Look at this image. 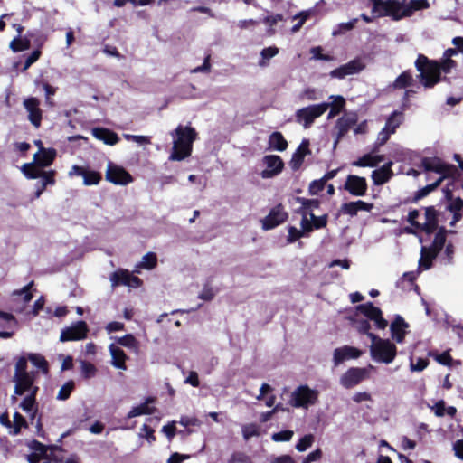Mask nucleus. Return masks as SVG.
Here are the masks:
<instances>
[{"mask_svg":"<svg viewBox=\"0 0 463 463\" xmlns=\"http://www.w3.org/2000/svg\"><path fill=\"white\" fill-rule=\"evenodd\" d=\"M174 137L173 149L169 156L171 161H181L192 153L193 143L196 139L197 133L194 128L179 125L171 133Z\"/></svg>","mask_w":463,"mask_h":463,"instance_id":"20e7f679","label":"nucleus"},{"mask_svg":"<svg viewBox=\"0 0 463 463\" xmlns=\"http://www.w3.org/2000/svg\"><path fill=\"white\" fill-rule=\"evenodd\" d=\"M179 423L181 425H183L184 427H188V426H200L202 422L196 417L182 416L180 418Z\"/></svg>","mask_w":463,"mask_h":463,"instance_id":"69168bd1","label":"nucleus"},{"mask_svg":"<svg viewBox=\"0 0 463 463\" xmlns=\"http://www.w3.org/2000/svg\"><path fill=\"white\" fill-rule=\"evenodd\" d=\"M259 435L258 427L255 424H246L242 426V436L245 440L251 437Z\"/></svg>","mask_w":463,"mask_h":463,"instance_id":"13d9d810","label":"nucleus"},{"mask_svg":"<svg viewBox=\"0 0 463 463\" xmlns=\"http://www.w3.org/2000/svg\"><path fill=\"white\" fill-rule=\"evenodd\" d=\"M443 181V177H439L433 184H428L418 192L416 196L417 199L422 198L428 195L430 192L434 191Z\"/></svg>","mask_w":463,"mask_h":463,"instance_id":"864d4df0","label":"nucleus"},{"mask_svg":"<svg viewBox=\"0 0 463 463\" xmlns=\"http://www.w3.org/2000/svg\"><path fill=\"white\" fill-rule=\"evenodd\" d=\"M214 295L215 293L213 289L208 285H205L201 293L199 294L198 298L205 301H210L213 298Z\"/></svg>","mask_w":463,"mask_h":463,"instance_id":"774afa93","label":"nucleus"},{"mask_svg":"<svg viewBox=\"0 0 463 463\" xmlns=\"http://www.w3.org/2000/svg\"><path fill=\"white\" fill-rule=\"evenodd\" d=\"M150 402H153V399L152 398H147L144 403H141L140 405L132 408L128 411V413L127 415V418L128 419H131V418H134V417H137V416H140V415L152 414L154 412L155 409L154 408H150L148 406V404Z\"/></svg>","mask_w":463,"mask_h":463,"instance_id":"473e14b6","label":"nucleus"},{"mask_svg":"<svg viewBox=\"0 0 463 463\" xmlns=\"http://www.w3.org/2000/svg\"><path fill=\"white\" fill-rule=\"evenodd\" d=\"M288 218V213L284 211L281 204L275 206L269 215L263 220L262 227L264 230H271L280 223L284 222Z\"/></svg>","mask_w":463,"mask_h":463,"instance_id":"412c9836","label":"nucleus"},{"mask_svg":"<svg viewBox=\"0 0 463 463\" xmlns=\"http://www.w3.org/2000/svg\"><path fill=\"white\" fill-rule=\"evenodd\" d=\"M318 395V391L300 385L292 392L289 404L294 408L308 409L317 402Z\"/></svg>","mask_w":463,"mask_h":463,"instance_id":"0eeeda50","label":"nucleus"},{"mask_svg":"<svg viewBox=\"0 0 463 463\" xmlns=\"http://www.w3.org/2000/svg\"><path fill=\"white\" fill-rule=\"evenodd\" d=\"M368 368L352 367L348 369L340 378V384L350 389L368 377Z\"/></svg>","mask_w":463,"mask_h":463,"instance_id":"ddd939ff","label":"nucleus"},{"mask_svg":"<svg viewBox=\"0 0 463 463\" xmlns=\"http://www.w3.org/2000/svg\"><path fill=\"white\" fill-rule=\"evenodd\" d=\"M373 12L378 16H391L398 21L404 17H410L417 10L428 9L430 3L428 0H410L406 5L393 0H372Z\"/></svg>","mask_w":463,"mask_h":463,"instance_id":"7ed1b4c3","label":"nucleus"},{"mask_svg":"<svg viewBox=\"0 0 463 463\" xmlns=\"http://www.w3.org/2000/svg\"><path fill=\"white\" fill-rule=\"evenodd\" d=\"M29 360L32 362V364L34 366L41 369L43 372V373H47L48 365H47V362L43 356L37 354H31L29 355Z\"/></svg>","mask_w":463,"mask_h":463,"instance_id":"09e8293b","label":"nucleus"},{"mask_svg":"<svg viewBox=\"0 0 463 463\" xmlns=\"http://www.w3.org/2000/svg\"><path fill=\"white\" fill-rule=\"evenodd\" d=\"M26 427L27 422L25 419L19 412H15L14 414V423L12 424V430H10V433L14 436L18 435L21 429Z\"/></svg>","mask_w":463,"mask_h":463,"instance_id":"a19ab883","label":"nucleus"},{"mask_svg":"<svg viewBox=\"0 0 463 463\" xmlns=\"http://www.w3.org/2000/svg\"><path fill=\"white\" fill-rule=\"evenodd\" d=\"M358 18H354L353 20L347 22V23H341L338 25V30L333 32V35L341 34L345 32L351 31L357 23Z\"/></svg>","mask_w":463,"mask_h":463,"instance_id":"e2e57ef3","label":"nucleus"},{"mask_svg":"<svg viewBox=\"0 0 463 463\" xmlns=\"http://www.w3.org/2000/svg\"><path fill=\"white\" fill-rule=\"evenodd\" d=\"M110 281L113 288L118 285H126L132 288H137L142 283L139 278L133 276L127 270L113 272L110 276Z\"/></svg>","mask_w":463,"mask_h":463,"instance_id":"aec40b11","label":"nucleus"},{"mask_svg":"<svg viewBox=\"0 0 463 463\" xmlns=\"http://www.w3.org/2000/svg\"><path fill=\"white\" fill-rule=\"evenodd\" d=\"M293 435L294 432L292 430H282L277 433H273L271 439L276 442L288 441L292 439Z\"/></svg>","mask_w":463,"mask_h":463,"instance_id":"bf43d9fd","label":"nucleus"},{"mask_svg":"<svg viewBox=\"0 0 463 463\" xmlns=\"http://www.w3.org/2000/svg\"><path fill=\"white\" fill-rule=\"evenodd\" d=\"M356 309L364 317L373 321L377 328L384 329L388 326V322L383 317L381 309L374 307L372 302L359 305L356 307Z\"/></svg>","mask_w":463,"mask_h":463,"instance_id":"2eb2a0df","label":"nucleus"},{"mask_svg":"<svg viewBox=\"0 0 463 463\" xmlns=\"http://www.w3.org/2000/svg\"><path fill=\"white\" fill-rule=\"evenodd\" d=\"M301 237H306L300 230L296 227L288 228V242L292 243Z\"/></svg>","mask_w":463,"mask_h":463,"instance_id":"338daca9","label":"nucleus"},{"mask_svg":"<svg viewBox=\"0 0 463 463\" xmlns=\"http://www.w3.org/2000/svg\"><path fill=\"white\" fill-rule=\"evenodd\" d=\"M55 155L56 153L54 150H45L41 148V151L33 156V164L35 163V166L40 169L46 167L53 162Z\"/></svg>","mask_w":463,"mask_h":463,"instance_id":"c756f323","label":"nucleus"},{"mask_svg":"<svg viewBox=\"0 0 463 463\" xmlns=\"http://www.w3.org/2000/svg\"><path fill=\"white\" fill-rule=\"evenodd\" d=\"M262 161L267 166V168L260 173L261 177L264 179L272 178L280 174L283 170L284 163L279 156L268 155L263 157Z\"/></svg>","mask_w":463,"mask_h":463,"instance_id":"f3484780","label":"nucleus"},{"mask_svg":"<svg viewBox=\"0 0 463 463\" xmlns=\"http://www.w3.org/2000/svg\"><path fill=\"white\" fill-rule=\"evenodd\" d=\"M409 324L400 315H397L390 325L392 338L397 343H402L407 334Z\"/></svg>","mask_w":463,"mask_h":463,"instance_id":"5701e85b","label":"nucleus"},{"mask_svg":"<svg viewBox=\"0 0 463 463\" xmlns=\"http://www.w3.org/2000/svg\"><path fill=\"white\" fill-rule=\"evenodd\" d=\"M91 133L95 138L103 141L106 145L113 146L119 141L118 136L108 128H95Z\"/></svg>","mask_w":463,"mask_h":463,"instance_id":"bb28decb","label":"nucleus"},{"mask_svg":"<svg viewBox=\"0 0 463 463\" xmlns=\"http://www.w3.org/2000/svg\"><path fill=\"white\" fill-rule=\"evenodd\" d=\"M109 353L111 355V364L115 368H118L120 370H126L127 369V366H126L127 355L124 353V351L120 347L116 345L115 344H111L109 346Z\"/></svg>","mask_w":463,"mask_h":463,"instance_id":"cd10ccee","label":"nucleus"},{"mask_svg":"<svg viewBox=\"0 0 463 463\" xmlns=\"http://www.w3.org/2000/svg\"><path fill=\"white\" fill-rule=\"evenodd\" d=\"M36 373L27 371V359L21 357L15 364V371L14 375V395L12 396V401L15 402L17 401L16 395H23L28 392L29 394L20 403L22 410L31 414V420H33L35 417L36 409L35 405V395L38 391V387L33 385Z\"/></svg>","mask_w":463,"mask_h":463,"instance_id":"f257e3e1","label":"nucleus"},{"mask_svg":"<svg viewBox=\"0 0 463 463\" xmlns=\"http://www.w3.org/2000/svg\"><path fill=\"white\" fill-rule=\"evenodd\" d=\"M344 188L354 196H364L367 191V182L364 177L349 175L346 177Z\"/></svg>","mask_w":463,"mask_h":463,"instance_id":"6ab92c4d","label":"nucleus"},{"mask_svg":"<svg viewBox=\"0 0 463 463\" xmlns=\"http://www.w3.org/2000/svg\"><path fill=\"white\" fill-rule=\"evenodd\" d=\"M21 171L24 176L28 179L42 178L41 183L46 187L48 184H54V171L44 172L39 167L35 166L33 163L24 164L21 167Z\"/></svg>","mask_w":463,"mask_h":463,"instance_id":"9b49d317","label":"nucleus"},{"mask_svg":"<svg viewBox=\"0 0 463 463\" xmlns=\"http://www.w3.org/2000/svg\"><path fill=\"white\" fill-rule=\"evenodd\" d=\"M370 355L374 362L389 364L397 355L396 345L389 339H383L374 334H370Z\"/></svg>","mask_w":463,"mask_h":463,"instance_id":"39448f33","label":"nucleus"},{"mask_svg":"<svg viewBox=\"0 0 463 463\" xmlns=\"http://www.w3.org/2000/svg\"><path fill=\"white\" fill-rule=\"evenodd\" d=\"M74 386L75 384L73 381H68L60 388L57 394V399L60 401H66L73 391Z\"/></svg>","mask_w":463,"mask_h":463,"instance_id":"49530a36","label":"nucleus"},{"mask_svg":"<svg viewBox=\"0 0 463 463\" xmlns=\"http://www.w3.org/2000/svg\"><path fill=\"white\" fill-rule=\"evenodd\" d=\"M325 185L326 182L323 178L314 180L309 184L308 192L312 195H317L324 189Z\"/></svg>","mask_w":463,"mask_h":463,"instance_id":"6e6d98bb","label":"nucleus"},{"mask_svg":"<svg viewBox=\"0 0 463 463\" xmlns=\"http://www.w3.org/2000/svg\"><path fill=\"white\" fill-rule=\"evenodd\" d=\"M283 20H284L283 15L279 14L266 16L263 19V22H264V24H266L269 26L267 33L269 35L274 34L275 30L273 29V26L276 25L279 22H281Z\"/></svg>","mask_w":463,"mask_h":463,"instance_id":"a18cd8bd","label":"nucleus"},{"mask_svg":"<svg viewBox=\"0 0 463 463\" xmlns=\"http://www.w3.org/2000/svg\"><path fill=\"white\" fill-rule=\"evenodd\" d=\"M421 166L426 172H435L441 175L440 177H443V179L452 176L458 171L454 165H447L438 157L422 158Z\"/></svg>","mask_w":463,"mask_h":463,"instance_id":"9d476101","label":"nucleus"},{"mask_svg":"<svg viewBox=\"0 0 463 463\" xmlns=\"http://www.w3.org/2000/svg\"><path fill=\"white\" fill-rule=\"evenodd\" d=\"M309 217L313 223V230L324 228V227H326V225L327 223V215L326 214L317 217L313 213H309Z\"/></svg>","mask_w":463,"mask_h":463,"instance_id":"5fc2aeb1","label":"nucleus"},{"mask_svg":"<svg viewBox=\"0 0 463 463\" xmlns=\"http://www.w3.org/2000/svg\"><path fill=\"white\" fill-rule=\"evenodd\" d=\"M415 67L420 72V82L425 88H432L440 80V73H450L457 67V63L452 59H443L439 63L420 54L415 61Z\"/></svg>","mask_w":463,"mask_h":463,"instance_id":"f03ea898","label":"nucleus"},{"mask_svg":"<svg viewBox=\"0 0 463 463\" xmlns=\"http://www.w3.org/2000/svg\"><path fill=\"white\" fill-rule=\"evenodd\" d=\"M361 355L362 351L353 346L344 345L342 347L335 348L333 354L334 365L338 366L346 360L356 359Z\"/></svg>","mask_w":463,"mask_h":463,"instance_id":"4be33fe9","label":"nucleus"},{"mask_svg":"<svg viewBox=\"0 0 463 463\" xmlns=\"http://www.w3.org/2000/svg\"><path fill=\"white\" fill-rule=\"evenodd\" d=\"M392 162H388L379 169H376L372 172V179L375 185H382L387 183L392 178V176L393 175V173L392 171Z\"/></svg>","mask_w":463,"mask_h":463,"instance_id":"a878e982","label":"nucleus"},{"mask_svg":"<svg viewBox=\"0 0 463 463\" xmlns=\"http://www.w3.org/2000/svg\"><path fill=\"white\" fill-rule=\"evenodd\" d=\"M314 442V436L312 434H307L302 437L299 441L296 444V449L299 452L306 451Z\"/></svg>","mask_w":463,"mask_h":463,"instance_id":"8fccbe9b","label":"nucleus"},{"mask_svg":"<svg viewBox=\"0 0 463 463\" xmlns=\"http://www.w3.org/2000/svg\"><path fill=\"white\" fill-rule=\"evenodd\" d=\"M354 328L361 334H365L369 336L371 328L370 323L366 319L356 320L354 323Z\"/></svg>","mask_w":463,"mask_h":463,"instance_id":"680f3d73","label":"nucleus"},{"mask_svg":"<svg viewBox=\"0 0 463 463\" xmlns=\"http://www.w3.org/2000/svg\"><path fill=\"white\" fill-rule=\"evenodd\" d=\"M269 144L270 147L278 151H284L288 146V142L280 132H274L269 136Z\"/></svg>","mask_w":463,"mask_h":463,"instance_id":"72a5a7b5","label":"nucleus"},{"mask_svg":"<svg viewBox=\"0 0 463 463\" xmlns=\"http://www.w3.org/2000/svg\"><path fill=\"white\" fill-rule=\"evenodd\" d=\"M80 373L84 379H90L96 375L97 368L87 361H80Z\"/></svg>","mask_w":463,"mask_h":463,"instance_id":"37998d69","label":"nucleus"},{"mask_svg":"<svg viewBox=\"0 0 463 463\" xmlns=\"http://www.w3.org/2000/svg\"><path fill=\"white\" fill-rule=\"evenodd\" d=\"M157 264V258L156 253L154 252H147L145 254L142 258V260L139 262V264L137 266V268H142L146 269H154Z\"/></svg>","mask_w":463,"mask_h":463,"instance_id":"58836bf2","label":"nucleus"},{"mask_svg":"<svg viewBox=\"0 0 463 463\" xmlns=\"http://www.w3.org/2000/svg\"><path fill=\"white\" fill-rule=\"evenodd\" d=\"M404 120V115L402 111H393L386 119L385 126L378 133L376 141L374 143L373 152H375L380 146H383L387 143L390 137L393 135L397 128L402 124Z\"/></svg>","mask_w":463,"mask_h":463,"instance_id":"6e6552de","label":"nucleus"},{"mask_svg":"<svg viewBox=\"0 0 463 463\" xmlns=\"http://www.w3.org/2000/svg\"><path fill=\"white\" fill-rule=\"evenodd\" d=\"M308 154H310L309 141L307 139H304L292 156V158L289 162L291 168L293 170L299 169L305 156Z\"/></svg>","mask_w":463,"mask_h":463,"instance_id":"b1692460","label":"nucleus"},{"mask_svg":"<svg viewBox=\"0 0 463 463\" xmlns=\"http://www.w3.org/2000/svg\"><path fill=\"white\" fill-rule=\"evenodd\" d=\"M357 118L354 114L345 115L336 121L335 128L338 138L344 137L348 130L356 123Z\"/></svg>","mask_w":463,"mask_h":463,"instance_id":"c85d7f7f","label":"nucleus"},{"mask_svg":"<svg viewBox=\"0 0 463 463\" xmlns=\"http://www.w3.org/2000/svg\"><path fill=\"white\" fill-rule=\"evenodd\" d=\"M309 15H310L309 12H301V13L296 14L294 16V19L299 18L300 20L298 21V24H296L292 27V29H291L292 33H297L298 31H299V29L301 28V26L303 25V24L306 22V20L308 18Z\"/></svg>","mask_w":463,"mask_h":463,"instance_id":"0e129e2a","label":"nucleus"},{"mask_svg":"<svg viewBox=\"0 0 463 463\" xmlns=\"http://www.w3.org/2000/svg\"><path fill=\"white\" fill-rule=\"evenodd\" d=\"M422 231L430 233L437 228V216L436 211L433 207L425 209L424 212V222L421 223Z\"/></svg>","mask_w":463,"mask_h":463,"instance_id":"7c9ffc66","label":"nucleus"},{"mask_svg":"<svg viewBox=\"0 0 463 463\" xmlns=\"http://www.w3.org/2000/svg\"><path fill=\"white\" fill-rule=\"evenodd\" d=\"M302 215L300 227L299 229L301 232H303L304 235L307 237L311 232H313V223L309 216V213L307 211H304L303 213H299Z\"/></svg>","mask_w":463,"mask_h":463,"instance_id":"c03bdc74","label":"nucleus"},{"mask_svg":"<svg viewBox=\"0 0 463 463\" xmlns=\"http://www.w3.org/2000/svg\"><path fill=\"white\" fill-rule=\"evenodd\" d=\"M429 364L427 359L424 358H417V361L414 362L412 358H411L410 368L412 372H421L423 371Z\"/></svg>","mask_w":463,"mask_h":463,"instance_id":"4d7b16f0","label":"nucleus"},{"mask_svg":"<svg viewBox=\"0 0 463 463\" xmlns=\"http://www.w3.org/2000/svg\"><path fill=\"white\" fill-rule=\"evenodd\" d=\"M30 41L25 38H15L10 43V48L17 52L29 49Z\"/></svg>","mask_w":463,"mask_h":463,"instance_id":"de8ad7c7","label":"nucleus"},{"mask_svg":"<svg viewBox=\"0 0 463 463\" xmlns=\"http://www.w3.org/2000/svg\"><path fill=\"white\" fill-rule=\"evenodd\" d=\"M228 463H253L250 457L243 452H234L232 454Z\"/></svg>","mask_w":463,"mask_h":463,"instance_id":"603ef678","label":"nucleus"},{"mask_svg":"<svg viewBox=\"0 0 463 463\" xmlns=\"http://www.w3.org/2000/svg\"><path fill=\"white\" fill-rule=\"evenodd\" d=\"M279 53V49L276 46H269L264 48L260 52L261 59L259 61L258 64L260 67H266L269 63V61L276 56Z\"/></svg>","mask_w":463,"mask_h":463,"instance_id":"c9c22d12","label":"nucleus"},{"mask_svg":"<svg viewBox=\"0 0 463 463\" xmlns=\"http://www.w3.org/2000/svg\"><path fill=\"white\" fill-rule=\"evenodd\" d=\"M116 341L118 345L127 348L137 351L138 349V341L134 337L133 335L128 334L121 337H117Z\"/></svg>","mask_w":463,"mask_h":463,"instance_id":"e433bc0d","label":"nucleus"},{"mask_svg":"<svg viewBox=\"0 0 463 463\" xmlns=\"http://www.w3.org/2000/svg\"><path fill=\"white\" fill-rule=\"evenodd\" d=\"M139 437L145 438L150 444L156 440L154 430L146 424H144L140 429Z\"/></svg>","mask_w":463,"mask_h":463,"instance_id":"052dcab7","label":"nucleus"},{"mask_svg":"<svg viewBox=\"0 0 463 463\" xmlns=\"http://www.w3.org/2000/svg\"><path fill=\"white\" fill-rule=\"evenodd\" d=\"M330 99H335V101L329 103V108H331V109L327 116L328 118H332L335 117L337 114H339V112L341 111L345 105V99L342 96H330Z\"/></svg>","mask_w":463,"mask_h":463,"instance_id":"ea45409f","label":"nucleus"},{"mask_svg":"<svg viewBox=\"0 0 463 463\" xmlns=\"http://www.w3.org/2000/svg\"><path fill=\"white\" fill-rule=\"evenodd\" d=\"M373 203H369L361 200L343 203L341 211L345 214L354 216L359 211L370 212L373 209Z\"/></svg>","mask_w":463,"mask_h":463,"instance_id":"393cba45","label":"nucleus"},{"mask_svg":"<svg viewBox=\"0 0 463 463\" xmlns=\"http://www.w3.org/2000/svg\"><path fill=\"white\" fill-rule=\"evenodd\" d=\"M329 102H323L299 109L295 114L296 121L305 128H308L316 118L322 116L329 109Z\"/></svg>","mask_w":463,"mask_h":463,"instance_id":"1a4fd4ad","label":"nucleus"},{"mask_svg":"<svg viewBox=\"0 0 463 463\" xmlns=\"http://www.w3.org/2000/svg\"><path fill=\"white\" fill-rule=\"evenodd\" d=\"M383 156H373L372 154H366L360 157L358 160L353 162V165L360 167H373L376 166L380 162L383 161Z\"/></svg>","mask_w":463,"mask_h":463,"instance_id":"2f4dec72","label":"nucleus"},{"mask_svg":"<svg viewBox=\"0 0 463 463\" xmlns=\"http://www.w3.org/2000/svg\"><path fill=\"white\" fill-rule=\"evenodd\" d=\"M83 184L86 186L96 185L101 180V175L96 171H88L85 169L83 174Z\"/></svg>","mask_w":463,"mask_h":463,"instance_id":"79ce46f5","label":"nucleus"},{"mask_svg":"<svg viewBox=\"0 0 463 463\" xmlns=\"http://www.w3.org/2000/svg\"><path fill=\"white\" fill-rule=\"evenodd\" d=\"M365 68V64L359 58L354 59L349 62L330 71L332 78L344 79L345 76L360 72Z\"/></svg>","mask_w":463,"mask_h":463,"instance_id":"a211bd4d","label":"nucleus"},{"mask_svg":"<svg viewBox=\"0 0 463 463\" xmlns=\"http://www.w3.org/2000/svg\"><path fill=\"white\" fill-rule=\"evenodd\" d=\"M33 285V281H31L28 285L24 286L23 288L14 290L13 292L14 296H22L24 303H28L33 298V294L31 293V288Z\"/></svg>","mask_w":463,"mask_h":463,"instance_id":"3c124183","label":"nucleus"},{"mask_svg":"<svg viewBox=\"0 0 463 463\" xmlns=\"http://www.w3.org/2000/svg\"><path fill=\"white\" fill-rule=\"evenodd\" d=\"M445 228H440L439 232L435 235L432 245L430 248H421V257L419 260V267L424 269H429L431 267V261L437 257L446 242Z\"/></svg>","mask_w":463,"mask_h":463,"instance_id":"423d86ee","label":"nucleus"},{"mask_svg":"<svg viewBox=\"0 0 463 463\" xmlns=\"http://www.w3.org/2000/svg\"><path fill=\"white\" fill-rule=\"evenodd\" d=\"M106 179L115 184L126 185L133 181L132 176L124 168L109 163Z\"/></svg>","mask_w":463,"mask_h":463,"instance_id":"dca6fc26","label":"nucleus"},{"mask_svg":"<svg viewBox=\"0 0 463 463\" xmlns=\"http://www.w3.org/2000/svg\"><path fill=\"white\" fill-rule=\"evenodd\" d=\"M412 82V76L410 71H405L401 75H399L394 82L392 83V87L394 89H403L407 86H410Z\"/></svg>","mask_w":463,"mask_h":463,"instance_id":"4c0bfd02","label":"nucleus"},{"mask_svg":"<svg viewBox=\"0 0 463 463\" xmlns=\"http://www.w3.org/2000/svg\"><path fill=\"white\" fill-rule=\"evenodd\" d=\"M23 106L28 114V120L34 128H38L43 118L40 100L34 97H29L24 99Z\"/></svg>","mask_w":463,"mask_h":463,"instance_id":"4468645a","label":"nucleus"},{"mask_svg":"<svg viewBox=\"0 0 463 463\" xmlns=\"http://www.w3.org/2000/svg\"><path fill=\"white\" fill-rule=\"evenodd\" d=\"M296 201L300 203V208L297 211V213H303L307 211V213H312L313 209L318 208L319 202L316 199H306L303 197H297Z\"/></svg>","mask_w":463,"mask_h":463,"instance_id":"f704fd0d","label":"nucleus"},{"mask_svg":"<svg viewBox=\"0 0 463 463\" xmlns=\"http://www.w3.org/2000/svg\"><path fill=\"white\" fill-rule=\"evenodd\" d=\"M89 328L84 321H78L61 330L60 341H78L86 338Z\"/></svg>","mask_w":463,"mask_h":463,"instance_id":"f8f14e48","label":"nucleus"}]
</instances>
